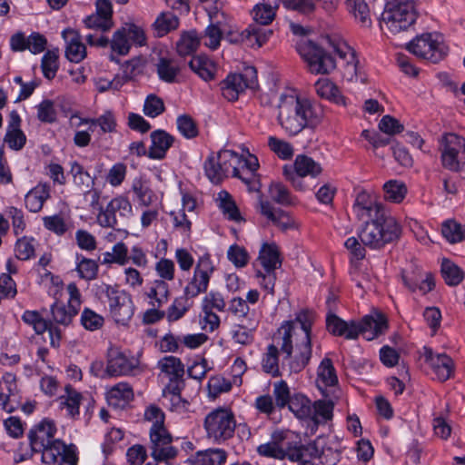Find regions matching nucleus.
<instances>
[{
	"label": "nucleus",
	"mask_w": 465,
	"mask_h": 465,
	"mask_svg": "<svg viewBox=\"0 0 465 465\" xmlns=\"http://www.w3.org/2000/svg\"><path fill=\"white\" fill-rule=\"evenodd\" d=\"M352 211L357 219L364 223L358 232L361 242L352 236L344 242L351 260H363L366 256L365 247L381 250L400 238L401 228L397 220L367 192L358 193Z\"/></svg>",
	"instance_id": "1"
},
{
	"label": "nucleus",
	"mask_w": 465,
	"mask_h": 465,
	"mask_svg": "<svg viewBox=\"0 0 465 465\" xmlns=\"http://www.w3.org/2000/svg\"><path fill=\"white\" fill-rule=\"evenodd\" d=\"M313 313L309 311L299 312L292 321L285 322L278 329L275 340L277 344H270L262 358V369L273 377L281 375L279 370V351L285 354L282 370L290 374L301 372L312 357V323Z\"/></svg>",
	"instance_id": "2"
},
{
	"label": "nucleus",
	"mask_w": 465,
	"mask_h": 465,
	"mask_svg": "<svg viewBox=\"0 0 465 465\" xmlns=\"http://www.w3.org/2000/svg\"><path fill=\"white\" fill-rule=\"evenodd\" d=\"M57 428L54 420L45 419L28 432L33 452L42 453V461L46 465H77L78 451L74 444H65L56 439Z\"/></svg>",
	"instance_id": "3"
},
{
	"label": "nucleus",
	"mask_w": 465,
	"mask_h": 465,
	"mask_svg": "<svg viewBox=\"0 0 465 465\" xmlns=\"http://www.w3.org/2000/svg\"><path fill=\"white\" fill-rule=\"evenodd\" d=\"M277 108L278 123L291 136L297 135L305 128L316 124L322 113L310 100L294 94H281Z\"/></svg>",
	"instance_id": "4"
},
{
	"label": "nucleus",
	"mask_w": 465,
	"mask_h": 465,
	"mask_svg": "<svg viewBox=\"0 0 465 465\" xmlns=\"http://www.w3.org/2000/svg\"><path fill=\"white\" fill-rule=\"evenodd\" d=\"M326 325L328 331L333 335L353 340L361 333L368 341H372L384 333L388 328L385 316L378 312L364 316L360 322L354 321L347 322L335 314H329Z\"/></svg>",
	"instance_id": "5"
},
{
	"label": "nucleus",
	"mask_w": 465,
	"mask_h": 465,
	"mask_svg": "<svg viewBox=\"0 0 465 465\" xmlns=\"http://www.w3.org/2000/svg\"><path fill=\"white\" fill-rule=\"evenodd\" d=\"M206 438L216 444H223L234 436L236 420L233 412L227 408H216L203 420Z\"/></svg>",
	"instance_id": "6"
},
{
	"label": "nucleus",
	"mask_w": 465,
	"mask_h": 465,
	"mask_svg": "<svg viewBox=\"0 0 465 465\" xmlns=\"http://www.w3.org/2000/svg\"><path fill=\"white\" fill-rule=\"evenodd\" d=\"M414 4L411 1L389 3L382 13L381 28L391 35L408 30L416 21Z\"/></svg>",
	"instance_id": "7"
},
{
	"label": "nucleus",
	"mask_w": 465,
	"mask_h": 465,
	"mask_svg": "<svg viewBox=\"0 0 465 465\" xmlns=\"http://www.w3.org/2000/svg\"><path fill=\"white\" fill-rule=\"evenodd\" d=\"M407 49L419 58L439 63L448 54L443 38L437 33L422 34L407 45Z\"/></svg>",
	"instance_id": "8"
},
{
	"label": "nucleus",
	"mask_w": 465,
	"mask_h": 465,
	"mask_svg": "<svg viewBox=\"0 0 465 465\" xmlns=\"http://www.w3.org/2000/svg\"><path fill=\"white\" fill-rule=\"evenodd\" d=\"M298 51L312 74H328L336 67L335 60L331 54L312 41L302 43Z\"/></svg>",
	"instance_id": "9"
},
{
	"label": "nucleus",
	"mask_w": 465,
	"mask_h": 465,
	"mask_svg": "<svg viewBox=\"0 0 465 465\" xmlns=\"http://www.w3.org/2000/svg\"><path fill=\"white\" fill-rule=\"evenodd\" d=\"M133 214V206L130 201L124 196H117L112 199L105 208L99 207L97 223L102 227L117 228L124 224Z\"/></svg>",
	"instance_id": "10"
},
{
	"label": "nucleus",
	"mask_w": 465,
	"mask_h": 465,
	"mask_svg": "<svg viewBox=\"0 0 465 465\" xmlns=\"http://www.w3.org/2000/svg\"><path fill=\"white\" fill-rule=\"evenodd\" d=\"M215 271L211 255L205 253L196 262L193 274L183 289L184 294L195 298L208 290L210 280Z\"/></svg>",
	"instance_id": "11"
},
{
	"label": "nucleus",
	"mask_w": 465,
	"mask_h": 465,
	"mask_svg": "<svg viewBox=\"0 0 465 465\" xmlns=\"http://www.w3.org/2000/svg\"><path fill=\"white\" fill-rule=\"evenodd\" d=\"M257 86V72L252 66L246 67L242 74H229L221 83L223 96L228 101H236L247 88L254 89Z\"/></svg>",
	"instance_id": "12"
},
{
	"label": "nucleus",
	"mask_w": 465,
	"mask_h": 465,
	"mask_svg": "<svg viewBox=\"0 0 465 465\" xmlns=\"http://www.w3.org/2000/svg\"><path fill=\"white\" fill-rule=\"evenodd\" d=\"M104 292L108 299L112 317L117 323L125 324L134 313V305L131 295L110 285H105Z\"/></svg>",
	"instance_id": "13"
},
{
	"label": "nucleus",
	"mask_w": 465,
	"mask_h": 465,
	"mask_svg": "<svg viewBox=\"0 0 465 465\" xmlns=\"http://www.w3.org/2000/svg\"><path fill=\"white\" fill-rule=\"evenodd\" d=\"M149 449L155 461H168L178 454V449L173 445V438L166 428L149 431Z\"/></svg>",
	"instance_id": "14"
},
{
	"label": "nucleus",
	"mask_w": 465,
	"mask_h": 465,
	"mask_svg": "<svg viewBox=\"0 0 465 465\" xmlns=\"http://www.w3.org/2000/svg\"><path fill=\"white\" fill-rule=\"evenodd\" d=\"M139 361L134 357H127L124 353L112 350L109 352L106 373L108 376L129 375L138 368Z\"/></svg>",
	"instance_id": "15"
},
{
	"label": "nucleus",
	"mask_w": 465,
	"mask_h": 465,
	"mask_svg": "<svg viewBox=\"0 0 465 465\" xmlns=\"http://www.w3.org/2000/svg\"><path fill=\"white\" fill-rule=\"evenodd\" d=\"M424 358L440 381H447L453 374L454 362L446 353H434L431 349L425 347Z\"/></svg>",
	"instance_id": "16"
},
{
	"label": "nucleus",
	"mask_w": 465,
	"mask_h": 465,
	"mask_svg": "<svg viewBox=\"0 0 465 465\" xmlns=\"http://www.w3.org/2000/svg\"><path fill=\"white\" fill-rule=\"evenodd\" d=\"M17 393L15 375L5 373L0 385V407L7 412H13L19 404Z\"/></svg>",
	"instance_id": "17"
},
{
	"label": "nucleus",
	"mask_w": 465,
	"mask_h": 465,
	"mask_svg": "<svg viewBox=\"0 0 465 465\" xmlns=\"http://www.w3.org/2000/svg\"><path fill=\"white\" fill-rule=\"evenodd\" d=\"M260 213L282 231L296 227L295 221L288 213L275 208L268 200L261 199L259 202Z\"/></svg>",
	"instance_id": "18"
},
{
	"label": "nucleus",
	"mask_w": 465,
	"mask_h": 465,
	"mask_svg": "<svg viewBox=\"0 0 465 465\" xmlns=\"http://www.w3.org/2000/svg\"><path fill=\"white\" fill-rule=\"evenodd\" d=\"M143 296L150 306L163 307L171 296L169 284L163 280H153L146 285Z\"/></svg>",
	"instance_id": "19"
},
{
	"label": "nucleus",
	"mask_w": 465,
	"mask_h": 465,
	"mask_svg": "<svg viewBox=\"0 0 465 465\" xmlns=\"http://www.w3.org/2000/svg\"><path fill=\"white\" fill-rule=\"evenodd\" d=\"M443 149L441 151L443 166L450 171H459L457 153L461 149L460 136L455 134H448L443 137Z\"/></svg>",
	"instance_id": "20"
},
{
	"label": "nucleus",
	"mask_w": 465,
	"mask_h": 465,
	"mask_svg": "<svg viewBox=\"0 0 465 465\" xmlns=\"http://www.w3.org/2000/svg\"><path fill=\"white\" fill-rule=\"evenodd\" d=\"M62 36L66 43L67 59L73 63L81 62L86 55V48L81 41L79 33L72 28H66L62 32Z\"/></svg>",
	"instance_id": "21"
},
{
	"label": "nucleus",
	"mask_w": 465,
	"mask_h": 465,
	"mask_svg": "<svg viewBox=\"0 0 465 465\" xmlns=\"http://www.w3.org/2000/svg\"><path fill=\"white\" fill-rule=\"evenodd\" d=\"M152 144L148 149V157L161 160L166 155L167 151L174 142L173 136L164 130H155L151 133Z\"/></svg>",
	"instance_id": "22"
},
{
	"label": "nucleus",
	"mask_w": 465,
	"mask_h": 465,
	"mask_svg": "<svg viewBox=\"0 0 465 465\" xmlns=\"http://www.w3.org/2000/svg\"><path fill=\"white\" fill-rule=\"evenodd\" d=\"M325 41L330 47L332 48L333 52H335L341 60L345 61L348 69H351L352 73H356L358 60L354 50L349 46L345 41L336 36H327Z\"/></svg>",
	"instance_id": "23"
},
{
	"label": "nucleus",
	"mask_w": 465,
	"mask_h": 465,
	"mask_svg": "<svg viewBox=\"0 0 465 465\" xmlns=\"http://www.w3.org/2000/svg\"><path fill=\"white\" fill-rule=\"evenodd\" d=\"M134 399L132 387L126 382H120L113 386L106 393L109 405L114 408H122Z\"/></svg>",
	"instance_id": "24"
},
{
	"label": "nucleus",
	"mask_w": 465,
	"mask_h": 465,
	"mask_svg": "<svg viewBox=\"0 0 465 465\" xmlns=\"http://www.w3.org/2000/svg\"><path fill=\"white\" fill-rule=\"evenodd\" d=\"M49 197V186L45 183H39L26 193L25 197V207L32 213H38Z\"/></svg>",
	"instance_id": "25"
},
{
	"label": "nucleus",
	"mask_w": 465,
	"mask_h": 465,
	"mask_svg": "<svg viewBox=\"0 0 465 465\" xmlns=\"http://www.w3.org/2000/svg\"><path fill=\"white\" fill-rule=\"evenodd\" d=\"M257 321L240 322L235 324L231 331L234 342L242 345H250L254 340V332L257 329Z\"/></svg>",
	"instance_id": "26"
},
{
	"label": "nucleus",
	"mask_w": 465,
	"mask_h": 465,
	"mask_svg": "<svg viewBox=\"0 0 465 465\" xmlns=\"http://www.w3.org/2000/svg\"><path fill=\"white\" fill-rule=\"evenodd\" d=\"M83 400V395L74 389L71 385L64 388V393L58 399L60 407L65 409L67 415L75 418L79 415V406Z\"/></svg>",
	"instance_id": "27"
},
{
	"label": "nucleus",
	"mask_w": 465,
	"mask_h": 465,
	"mask_svg": "<svg viewBox=\"0 0 465 465\" xmlns=\"http://www.w3.org/2000/svg\"><path fill=\"white\" fill-rule=\"evenodd\" d=\"M193 298L186 294L175 297L165 312L168 322H175L181 320L193 307Z\"/></svg>",
	"instance_id": "28"
},
{
	"label": "nucleus",
	"mask_w": 465,
	"mask_h": 465,
	"mask_svg": "<svg viewBox=\"0 0 465 465\" xmlns=\"http://www.w3.org/2000/svg\"><path fill=\"white\" fill-rule=\"evenodd\" d=\"M227 459V453L223 449H208L200 450L195 453V456L189 459L188 461L193 464L203 465H223Z\"/></svg>",
	"instance_id": "29"
},
{
	"label": "nucleus",
	"mask_w": 465,
	"mask_h": 465,
	"mask_svg": "<svg viewBox=\"0 0 465 465\" xmlns=\"http://www.w3.org/2000/svg\"><path fill=\"white\" fill-rule=\"evenodd\" d=\"M189 67L204 81L213 79L216 73L214 63L205 55L193 56L189 62Z\"/></svg>",
	"instance_id": "30"
},
{
	"label": "nucleus",
	"mask_w": 465,
	"mask_h": 465,
	"mask_svg": "<svg viewBox=\"0 0 465 465\" xmlns=\"http://www.w3.org/2000/svg\"><path fill=\"white\" fill-rule=\"evenodd\" d=\"M312 415L309 417L316 426L332 420L334 402L332 400H318L312 404Z\"/></svg>",
	"instance_id": "31"
},
{
	"label": "nucleus",
	"mask_w": 465,
	"mask_h": 465,
	"mask_svg": "<svg viewBox=\"0 0 465 465\" xmlns=\"http://www.w3.org/2000/svg\"><path fill=\"white\" fill-rule=\"evenodd\" d=\"M203 168L205 175L213 184H219L227 176L226 169L218 158V153H210L204 162Z\"/></svg>",
	"instance_id": "32"
},
{
	"label": "nucleus",
	"mask_w": 465,
	"mask_h": 465,
	"mask_svg": "<svg viewBox=\"0 0 465 465\" xmlns=\"http://www.w3.org/2000/svg\"><path fill=\"white\" fill-rule=\"evenodd\" d=\"M312 401L302 393H294L287 405L289 410L299 420H309L312 414Z\"/></svg>",
	"instance_id": "33"
},
{
	"label": "nucleus",
	"mask_w": 465,
	"mask_h": 465,
	"mask_svg": "<svg viewBox=\"0 0 465 465\" xmlns=\"http://www.w3.org/2000/svg\"><path fill=\"white\" fill-rule=\"evenodd\" d=\"M292 167L293 171L302 176L316 177L322 172L319 163L304 154L297 155Z\"/></svg>",
	"instance_id": "34"
},
{
	"label": "nucleus",
	"mask_w": 465,
	"mask_h": 465,
	"mask_svg": "<svg viewBox=\"0 0 465 465\" xmlns=\"http://www.w3.org/2000/svg\"><path fill=\"white\" fill-rule=\"evenodd\" d=\"M258 260L264 271H275L282 264L278 247L273 243L262 245Z\"/></svg>",
	"instance_id": "35"
},
{
	"label": "nucleus",
	"mask_w": 465,
	"mask_h": 465,
	"mask_svg": "<svg viewBox=\"0 0 465 465\" xmlns=\"http://www.w3.org/2000/svg\"><path fill=\"white\" fill-rule=\"evenodd\" d=\"M158 367L162 372L165 373L170 381H176L183 378L184 374V366L181 360L174 356H166L158 361Z\"/></svg>",
	"instance_id": "36"
},
{
	"label": "nucleus",
	"mask_w": 465,
	"mask_h": 465,
	"mask_svg": "<svg viewBox=\"0 0 465 465\" xmlns=\"http://www.w3.org/2000/svg\"><path fill=\"white\" fill-rule=\"evenodd\" d=\"M218 158L226 169V173L238 174L240 169L247 164V159L232 150H223L218 153Z\"/></svg>",
	"instance_id": "37"
},
{
	"label": "nucleus",
	"mask_w": 465,
	"mask_h": 465,
	"mask_svg": "<svg viewBox=\"0 0 465 465\" xmlns=\"http://www.w3.org/2000/svg\"><path fill=\"white\" fill-rule=\"evenodd\" d=\"M179 25L178 17L171 12H163L153 24L154 34L157 37L167 35L170 31L175 30Z\"/></svg>",
	"instance_id": "38"
},
{
	"label": "nucleus",
	"mask_w": 465,
	"mask_h": 465,
	"mask_svg": "<svg viewBox=\"0 0 465 465\" xmlns=\"http://www.w3.org/2000/svg\"><path fill=\"white\" fill-rule=\"evenodd\" d=\"M318 387H333L338 383V378L332 361L324 358L318 368Z\"/></svg>",
	"instance_id": "39"
},
{
	"label": "nucleus",
	"mask_w": 465,
	"mask_h": 465,
	"mask_svg": "<svg viewBox=\"0 0 465 465\" xmlns=\"http://www.w3.org/2000/svg\"><path fill=\"white\" fill-rule=\"evenodd\" d=\"M78 313V311L71 305L64 304L63 302H54L51 306V314L53 321L55 323L62 324L64 326L69 325L72 322L73 318Z\"/></svg>",
	"instance_id": "40"
},
{
	"label": "nucleus",
	"mask_w": 465,
	"mask_h": 465,
	"mask_svg": "<svg viewBox=\"0 0 465 465\" xmlns=\"http://www.w3.org/2000/svg\"><path fill=\"white\" fill-rule=\"evenodd\" d=\"M315 91L322 98L331 100L337 104H343L344 98L338 87L328 78H321L315 83Z\"/></svg>",
	"instance_id": "41"
},
{
	"label": "nucleus",
	"mask_w": 465,
	"mask_h": 465,
	"mask_svg": "<svg viewBox=\"0 0 465 465\" xmlns=\"http://www.w3.org/2000/svg\"><path fill=\"white\" fill-rule=\"evenodd\" d=\"M269 196L274 203L290 206L296 203V198L292 195L288 188L281 183H272L269 186Z\"/></svg>",
	"instance_id": "42"
},
{
	"label": "nucleus",
	"mask_w": 465,
	"mask_h": 465,
	"mask_svg": "<svg viewBox=\"0 0 465 465\" xmlns=\"http://www.w3.org/2000/svg\"><path fill=\"white\" fill-rule=\"evenodd\" d=\"M181 70L178 63L170 58L161 57L157 64V74L161 80L173 83Z\"/></svg>",
	"instance_id": "43"
},
{
	"label": "nucleus",
	"mask_w": 465,
	"mask_h": 465,
	"mask_svg": "<svg viewBox=\"0 0 465 465\" xmlns=\"http://www.w3.org/2000/svg\"><path fill=\"white\" fill-rule=\"evenodd\" d=\"M259 167L258 160L254 156H250L247 159V164L244 165L243 169H240L238 174H232L233 177L241 179L245 184H247L251 190H257L256 184V173Z\"/></svg>",
	"instance_id": "44"
},
{
	"label": "nucleus",
	"mask_w": 465,
	"mask_h": 465,
	"mask_svg": "<svg viewBox=\"0 0 465 465\" xmlns=\"http://www.w3.org/2000/svg\"><path fill=\"white\" fill-rule=\"evenodd\" d=\"M228 312L240 322L253 321L254 312H251L246 301L241 297H234L229 302Z\"/></svg>",
	"instance_id": "45"
},
{
	"label": "nucleus",
	"mask_w": 465,
	"mask_h": 465,
	"mask_svg": "<svg viewBox=\"0 0 465 465\" xmlns=\"http://www.w3.org/2000/svg\"><path fill=\"white\" fill-rule=\"evenodd\" d=\"M279 6L277 0L270 4L256 5L252 10L253 19L260 25H266L272 23L275 16V10Z\"/></svg>",
	"instance_id": "46"
},
{
	"label": "nucleus",
	"mask_w": 465,
	"mask_h": 465,
	"mask_svg": "<svg viewBox=\"0 0 465 465\" xmlns=\"http://www.w3.org/2000/svg\"><path fill=\"white\" fill-rule=\"evenodd\" d=\"M98 263L96 261L86 258L81 254L76 255V272L80 278L92 281L98 273Z\"/></svg>",
	"instance_id": "47"
},
{
	"label": "nucleus",
	"mask_w": 465,
	"mask_h": 465,
	"mask_svg": "<svg viewBox=\"0 0 465 465\" xmlns=\"http://www.w3.org/2000/svg\"><path fill=\"white\" fill-rule=\"evenodd\" d=\"M347 8L354 18L363 26H370V10L364 0H347Z\"/></svg>",
	"instance_id": "48"
},
{
	"label": "nucleus",
	"mask_w": 465,
	"mask_h": 465,
	"mask_svg": "<svg viewBox=\"0 0 465 465\" xmlns=\"http://www.w3.org/2000/svg\"><path fill=\"white\" fill-rule=\"evenodd\" d=\"M384 198L390 202L399 203L403 201L407 193L405 183L398 180H390L383 185Z\"/></svg>",
	"instance_id": "49"
},
{
	"label": "nucleus",
	"mask_w": 465,
	"mask_h": 465,
	"mask_svg": "<svg viewBox=\"0 0 465 465\" xmlns=\"http://www.w3.org/2000/svg\"><path fill=\"white\" fill-rule=\"evenodd\" d=\"M223 6V2L220 3V5H205L204 9L208 14L210 25H213L214 27H218L219 31H223L224 34L228 28V18L224 12L222 11Z\"/></svg>",
	"instance_id": "50"
},
{
	"label": "nucleus",
	"mask_w": 465,
	"mask_h": 465,
	"mask_svg": "<svg viewBox=\"0 0 465 465\" xmlns=\"http://www.w3.org/2000/svg\"><path fill=\"white\" fill-rule=\"evenodd\" d=\"M218 200L220 201V208L229 220L235 222L242 220L239 209L229 193L226 191L220 192L218 194Z\"/></svg>",
	"instance_id": "51"
},
{
	"label": "nucleus",
	"mask_w": 465,
	"mask_h": 465,
	"mask_svg": "<svg viewBox=\"0 0 465 465\" xmlns=\"http://www.w3.org/2000/svg\"><path fill=\"white\" fill-rule=\"evenodd\" d=\"M441 233L450 243L460 242L465 238V231L454 220H448L442 223Z\"/></svg>",
	"instance_id": "52"
},
{
	"label": "nucleus",
	"mask_w": 465,
	"mask_h": 465,
	"mask_svg": "<svg viewBox=\"0 0 465 465\" xmlns=\"http://www.w3.org/2000/svg\"><path fill=\"white\" fill-rule=\"evenodd\" d=\"M200 39L194 32L183 34L176 44L177 53L181 56L190 55L196 51Z\"/></svg>",
	"instance_id": "53"
},
{
	"label": "nucleus",
	"mask_w": 465,
	"mask_h": 465,
	"mask_svg": "<svg viewBox=\"0 0 465 465\" xmlns=\"http://www.w3.org/2000/svg\"><path fill=\"white\" fill-rule=\"evenodd\" d=\"M441 273L448 285H458L463 280L462 271L449 260H443L441 264Z\"/></svg>",
	"instance_id": "54"
},
{
	"label": "nucleus",
	"mask_w": 465,
	"mask_h": 465,
	"mask_svg": "<svg viewBox=\"0 0 465 465\" xmlns=\"http://www.w3.org/2000/svg\"><path fill=\"white\" fill-rule=\"evenodd\" d=\"M248 46L257 48L262 46L272 34V30L262 28L257 25H250L248 27Z\"/></svg>",
	"instance_id": "55"
},
{
	"label": "nucleus",
	"mask_w": 465,
	"mask_h": 465,
	"mask_svg": "<svg viewBox=\"0 0 465 465\" xmlns=\"http://www.w3.org/2000/svg\"><path fill=\"white\" fill-rule=\"evenodd\" d=\"M104 319L102 315L94 311L84 308L81 314V324L83 327L91 331H97L103 327Z\"/></svg>",
	"instance_id": "56"
},
{
	"label": "nucleus",
	"mask_w": 465,
	"mask_h": 465,
	"mask_svg": "<svg viewBox=\"0 0 465 465\" xmlns=\"http://www.w3.org/2000/svg\"><path fill=\"white\" fill-rule=\"evenodd\" d=\"M125 31L123 27L119 28L114 33L111 40L112 50L120 55L127 54L131 48V44Z\"/></svg>",
	"instance_id": "57"
},
{
	"label": "nucleus",
	"mask_w": 465,
	"mask_h": 465,
	"mask_svg": "<svg viewBox=\"0 0 465 465\" xmlns=\"http://www.w3.org/2000/svg\"><path fill=\"white\" fill-rule=\"evenodd\" d=\"M35 239L32 237H22L16 241L15 252V257L22 261L31 259L35 255Z\"/></svg>",
	"instance_id": "58"
},
{
	"label": "nucleus",
	"mask_w": 465,
	"mask_h": 465,
	"mask_svg": "<svg viewBox=\"0 0 465 465\" xmlns=\"http://www.w3.org/2000/svg\"><path fill=\"white\" fill-rule=\"evenodd\" d=\"M22 320L32 326L37 334L44 333L48 328V321L45 320L37 311H25Z\"/></svg>",
	"instance_id": "59"
},
{
	"label": "nucleus",
	"mask_w": 465,
	"mask_h": 465,
	"mask_svg": "<svg viewBox=\"0 0 465 465\" xmlns=\"http://www.w3.org/2000/svg\"><path fill=\"white\" fill-rule=\"evenodd\" d=\"M272 395L275 399L276 406L280 409L286 407L292 400L289 386L284 381L274 382Z\"/></svg>",
	"instance_id": "60"
},
{
	"label": "nucleus",
	"mask_w": 465,
	"mask_h": 465,
	"mask_svg": "<svg viewBox=\"0 0 465 465\" xmlns=\"http://www.w3.org/2000/svg\"><path fill=\"white\" fill-rule=\"evenodd\" d=\"M268 145L281 159L288 160L293 155L292 144L274 136L269 137Z\"/></svg>",
	"instance_id": "61"
},
{
	"label": "nucleus",
	"mask_w": 465,
	"mask_h": 465,
	"mask_svg": "<svg viewBox=\"0 0 465 465\" xmlns=\"http://www.w3.org/2000/svg\"><path fill=\"white\" fill-rule=\"evenodd\" d=\"M202 308L211 310H217L218 312H224L226 309V302L223 295L217 291H211L203 299Z\"/></svg>",
	"instance_id": "62"
},
{
	"label": "nucleus",
	"mask_w": 465,
	"mask_h": 465,
	"mask_svg": "<svg viewBox=\"0 0 465 465\" xmlns=\"http://www.w3.org/2000/svg\"><path fill=\"white\" fill-rule=\"evenodd\" d=\"M144 420L152 422L150 430H162L164 426V413L155 405L149 406L144 411Z\"/></svg>",
	"instance_id": "63"
},
{
	"label": "nucleus",
	"mask_w": 465,
	"mask_h": 465,
	"mask_svg": "<svg viewBox=\"0 0 465 465\" xmlns=\"http://www.w3.org/2000/svg\"><path fill=\"white\" fill-rule=\"evenodd\" d=\"M177 128L179 132L186 138L191 139L198 135V128L193 119L183 114L177 118Z\"/></svg>",
	"instance_id": "64"
}]
</instances>
